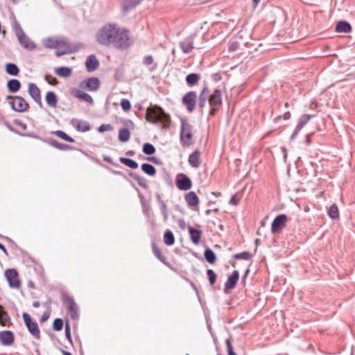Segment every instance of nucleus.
<instances>
[{
	"label": "nucleus",
	"instance_id": "f257e3e1",
	"mask_svg": "<svg viewBox=\"0 0 355 355\" xmlns=\"http://www.w3.org/2000/svg\"><path fill=\"white\" fill-rule=\"evenodd\" d=\"M112 39L110 46L119 50L128 49L132 41L130 37V31L125 28H119L115 24H111Z\"/></svg>",
	"mask_w": 355,
	"mask_h": 355
},
{
	"label": "nucleus",
	"instance_id": "f03ea898",
	"mask_svg": "<svg viewBox=\"0 0 355 355\" xmlns=\"http://www.w3.org/2000/svg\"><path fill=\"white\" fill-rule=\"evenodd\" d=\"M112 39L110 46L119 50L128 49L132 41L130 37V31L125 28H119L115 24H111Z\"/></svg>",
	"mask_w": 355,
	"mask_h": 355
},
{
	"label": "nucleus",
	"instance_id": "7ed1b4c3",
	"mask_svg": "<svg viewBox=\"0 0 355 355\" xmlns=\"http://www.w3.org/2000/svg\"><path fill=\"white\" fill-rule=\"evenodd\" d=\"M111 35V24H107L98 31L96 35V40L99 44L110 46Z\"/></svg>",
	"mask_w": 355,
	"mask_h": 355
},
{
	"label": "nucleus",
	"instance_id": "20e7f679",
	"mask_svg": "<svg viewBox=\"0 0 355 355\" xmlns=\"http://www.w3.org/2000/svg\"><path fill=\"white\" fill-rule=\"evenodd\" d=\"M209 104L210 107L209 114L214 116L222 105V92L220 89H215L212 94H210Z\"/></svg>",
	"mask_w": 355,
	"mask_h": 355
},
{
	"label": "nucleus",
	"instance_id": "39448f33",
	"mask_svg": "<svg viewBox=\"0 0 355 355\" xmlns=\"http://www.w3.org/2000/svg\"><path fill=\"white\" fill-rule=\"evenodd\" d=\"M180 142L183 146H189L193 144L192 141V125L181 121Z\"/></svg>",
	"mask_w": 355,
	"mask_h": 355
},
{
	"label": "nucleus",
	"instance_id": "423d86ee",
	"mask_svg": "<svg viewBox=\"0 0 355 355\" xmlns=\"http://www.w3.org/2000/svg\"><path fill=\"white\" fill-rule=\"evenodd\" d=\"M22 317L24 323L30 334L37 340H40V330L35 320H33L31 315L27 313H23Z\"/></svg>",
	"mask_w": 355,
	"mask_h": 355
},
{
	"label": "nucleus",
	"instance_id": "0eeeda50",
	"mask_svg": "<svg viewBox=\"0 0 355 355\" xmlns=\"http://www.w3.org/2000/svg\"><path fill=\"white\" fill-rule=\"evenodd\" d=\"M198 101V96L196 92L189 91L187 92L182 98V103L185 106L187 110L191 113L196 107Z\"/></svg>",
	"mask_w": 355,
	"mask_h": 355
},
{
	"label": "nucleus",
	"instance_id": "6e6552de",
	"mask_svg": "<svg viewBox=\"0 0 355 355\" xmlns=\"http://www.w3.org/2000/svg\"><path fill=\"white\" fill-rule=\"evenodd\" d=\"M152 112L156 118V123H162L164 128L169 127L171 122L170 115L166 114L161 107L155 106L153 108Z\"/></svg>",
	"mask_w": 355,
	"mask_h": 355
},
{
	"label": "nucleus",
	"instance_id": "1a4fd4ad",
	"mask_svg": "<svg viewBox=\"0 0 355 355\" xmlns=\"http://www.w3.org/2000/svg\"><path fill=\"white\" fill-rule=\"evenodd\" d=\"M63 300L66 304L68 314L73 320H77L79 317L78 306L73 299L67 295L63 296Z\"/></svg>",
	"mask_w": 355,
	"mask_h": 355
},
{
	"label": "nucleus",
	"instance_id": "9d476101",
	"mask_svg": "<svg viewBox=\"0 0 355 355\" xmlns=\"http://www.w3.org/2000/svg\"><path fill=\"white\" fill-rule=\"evenodd\" d=\"M288 217L286 214H280L276 216L271 224V232L277 234L280 232L286 226Z\"/></svg>",
	"mask_w": 355,
	"mask_h": 355
},
{
	"label": "nucleus",
	"instance_id": "9b49d317",
	"mask_svg": "<svg viewBox=\"0 0 355 355\" xmlns=\"http://www.w3.org/2000/svg\"><path fill=\"white\" fill-rule=\"evenodd\" d=\"M5 275L11 288H19L20 287L21 283L15 269H7L5 272Z\"/></svg>",
	"mask_w": 355,
	"mask_h": 355
},
{
	"label": "nucleus",
	"instance_id": "f8f14e48",
	"mask_svg": "<svg viewBox=\"0 0 355 355\" xmlns=\"http://www.w3.org/2000/svg\"><path fill=\"white\" fill-rule=\"evenodd\" d=\"M177 187L182 191H187L191 188L192 182L191 179L185 174H179L175 180Z\"/></svg>",
	"mask_w": 355,
	"mask_h": 355
},
{
	"label": "nucleus",
	"instance_id": "ddd939ff",
	"mask_svg": "<svg viewBox=\"0 0 355 355\" xmlns=\"http://www.w3.org/2000/svg\"><path fill=\"white\" fill-rule=\"evenodd\" d=\"M11 104L12 108L17 112H26L29 107L26 100L19 96H15Z\"/></svg>",
	"mask_w": 355,
	"mask_h": 355
},
{
	"label": "nucleus",
	"instance_id": "4468645a",
	"mask_svg": "<svg viewBox=\"0 0 355 355\" xmlns=\"http://www.w3.org/2000/svg\"><path fill=\"white\" fill-rule=\"evenodd\" d=\"M239 279V272L238 270H234L225 283L224 292L227 293L228 291L235 288Z\"/></svg>",
	"mask_w": 355,
	"mask_h": 355
},
{
	"label": "nucleus",
	"instance_id": "2eb2a0df",
	"mask_svg": "<svg viewBox=\"0 0 355 355\" xmlns=\"http://www.w3.org/2000/svg\"><path fill=\"white\" fill-rule=\"evenodd\" d=\"M209 95L210 92L209 87L207 86L204 87L200 91L197 101L198 108L201 112H202L203 108L205 107L207 101H209Z\"/></svg>",
	"mask_w": 355,
	"mask_h": 355
},
{
	"label": "nucleus",
	"instance_id": "dca6fc26",
	"mask_svg": "<svg viewBox=\"0 0 355 355\" xmlns=\"http://www.w3.org/2000/svg\"><path fill=\"white\" fill-rule=\"evenodd\" d=\"M311 119L309 114H303L300 116L299 121L291 136V140L293 141L297 136L300 131L304 128V126L309 122Z\"/></svg>",
	"mask_w": 355,
	"mask_h": 355
},
{
	"label": "nucleus",
	"instance_id": "f3484780",
	"mask_svg": "<svg viewBox=\"0 0 355 355\" xmlns=\"http://www.w3.org/2000/svg\"><path fill=\"white\" fill-rule=\"evenodd\" d=\"M15 341L14 334L11 331H0V342L4 346H10L13 344Z\"/></svg>",
	"mask_w": 355,
	"mask_h": 355
},
{
	"label": "nucleus",
	"instance_id": "a211bd4d",
	"mask_svg": "<svg viewBox=\"0 0 355 355\" xmlns=\"http://www.w3.org/2000/svg\"><path fill=\"white\" fill-rule=\"evenodd\" d=\"M28 93L33 100L42 107V103L39 87L34 83H30L28 85Z\"/></svg>",
	"mask_w": 355,
	"mask_h": 355
},
{
	"label": "nucleus",
	"instance_id": "6ab92c4d",
	"mask_svg": "<svg viewBox=\"0 0 355 355\" xmlns=\"http://www.w3.org/2000/svg\"><path fill=\"white\" fill-rule=\"evenodd\" d=\"M70 123L78 132H85L90 130L91 129L90 124L86 121H80L77 119H72Z\"/></svg>",
	"mask_w": 355,
	"mask_h": 355
},
{
	"label": "nucleus",
	"instance_id": "aec40b11",
	"mask_svg": "<svg viewBox=\"0 0 355 355\" xmlns=\"http://www.w3.org/2000/svg\"><path fill=\"white\" fill-rule=\"evenodd\" d=\"M201 153L196 150L189 155L188 162L189 165L195 168H199L201 164Z\"/></svg>",
	"mask_w": 355,
	"mask_h": 355
},
{
	"label": "nucleus",
	"instance_id": "412c9836",
	"mask_svg": "<svg viewBox=\"0 0 355 355\" xmlns=\"http://www.w3.org/2000/svg\"><path fill=\"white\" fill-rule=\"evenodd\" d=\"M85 83V87L89 91H96L100 86V81L98 78L95 77L89 78L85 81L82 82L80 87H84L83 84Z\"/></svg>",
	"mask_w": 355,
	"mask_h": 355
},
{
	"label": "nucleus",
	"instance_id": "4be33fe9",
	"mask_svg": "<svg viewBox=\"0 0 355 355\" xmlns=\"http://www.w3.org/2000/svg\"><path fill=\"white\" fill-rule=\"evenodd\" d=\"M85 66L87 71L92 72L98 68L99 62L94 55H90L86 60Z\"/></svg>",
	"mask_w": 355,
	"mask_h": 355
},
{
	"label": "nucleus",
	"instance_id": "5701e85b",
	"mask_svg": "<svg viewBox=\"0 0 355 355\" xmlns=\"http://www.w3.org/2000/svg\"><path fill=\"white\" fill-rule=\"evenodd\" d=\"M180 48L184 53H190L194 46L193 40L190 37L185 38L183 41L180 42Z\"/></svg>",
	"mask_w": 355,
	"mask_h": 355
},
{
	"label": "nucleus",
	"instance_id": "b1692460",
	"mask_svg": "<svg viewBox=\"0 0 355 355\" xmlns=\"http://www.w3.org/2000/svg\"><path fill=\"white\" fill-rule=\"evenodd\" d=\"M184 199L189 207H196L199 204V198L194 191H190L185 194Z\"/></svg>",
	"mask_w": 355,
	"mask_h": 355
},
{
	"label": "nucleus",
	"instance_id": "393cba45",
	"mask_svg": "<svg viewBox=\"0 0 355 355\" xmlns=\"http://www.w3.org/2000/svg\"><path fill=\"white\" fill-rule=\"evenodd\" d=\"M141 0H123L122 3V10L127 13L135 8L141 3Z\"/></svg>",
	"mask_w": 355,
	"mask_h": 355
},
{
	"label": "nucleus",
	"instance_id": "a878e982",
	"mask_svg": "<svg viewBox=\"0 0 355 355\" xmlns=\"http://www.w3.org/2000/svg\"><path fill=\"white\" fill-rule=\"evenodd\" d=\"M191 241L196 245L198 244L202 236V231L196 230L191 226H188Z\"/></svg>",
	"mask_w": 355,
	"mask_h": 355
},
{
	"label": "nucleus",
	"instance_id": "bb28decb",
	"mask_svg": "<svg viewBox=\"0 0 355 355\" xmlns=\"http://www.w3.org/2000/svg\"><path fill=\"white\" fill-rule=\"evenodd\" d=\"M20 44L26 49L33 50L35 49L36 46L33 42H32L25 33L17 37Z\"/></svg>",
	"mask_w": 355,
	"mask_h": 355
},
{
	"label": "nucleus",
	"instance_id": "cd10ccee",
	"mask_svg": "<svg viewBox=\"0 0 355 355\" xmlns=\"http://www.w3.org/2000/svg\"><path fill=\"white\" fill-rule=\"evenodd\" d=\"M72 94L75 97H76L78 98L83 99L85 101L89 103V104L94 103L92 97L89 94H88L81 90L75 89L73 91Z\"/></svg>",
	"mask_w": 355,
	"mask_h": 355
},
{
	"label": "nucleus",
	"instance_id": "c85d7f7f",
	"mask_svg": "<svg viewBox=\"0 0 355 355\" xmlns=\"http://www.w3.org/2000/svg\"><path fill=\"white\" fill-rule=\"evenodd\" d=\"M335 31L337 33H347L351 32L352 26L348 22L345 21H339L336 24Z\"/></svg>",
	"mask_w": 355,
	"mask_h": 355
},
{
	"label": "nucleus",
	"instance_id": "c756f323",
	"mask_svg": "<svg viewBox=\"0 0 355 355\" xmlns=\"http://www.w3.org/2000/svg\"><path fill=\"white\" fill-rule=\"evenodd\" d=\"M48 143L53 146L54 148H56L60 150H71L73 149V147L64 144L59 143L57 140L55 139H49L48 141Z\"/></svg>",
	"mask_w": 355,
	"mask_h": 355
},
{
	"label": "nucleus",
	"instance_id": "7c9ffc66",
	"mask_svg": "<svg viewBox=\"0 0 355 355\" xmlns=\"http://www.w3.org/2000/svg\"><path fill=\"white\" fill-rule=\"evenodd\" d=\"M200 79V76L198 73H189L186 76V83L188 86L193 87L198 84Z\"/></svg>",
	"mask_w": 355,
	"mask_h": 355
},
{
	"label": "nucleus",
	"instance_id": "2f4dec72",
	"mask_svg": "<svg viewBox=\"0 0 355 355\" xmlns=\"http://www.w3.org/2000/svg\"><path fill=\"white\" fill-rule=\"evenodd\" d=\"M7 87L10 92L15 93L21 88V83L17 79H11L8 81Z\"/></svg>",
	"mask_w": 355,
	"mask_h": 355
},
{
	"label": "nucleus",
	"instance_id": "473e14b6",
	"mask_svg": "<svg viewBox=\"0 0 355 355\" xmlns=\"http://www.w3.org/2000/svg\"><path fill=\"white\" fill-rule=\"evenodd\" d=\"M46 101L49 106L55 107L58 103V99L53 92H48L46 94Z\"/></svg>",
	"mask_w": 355,
	"mask_h": 355
},
{
	"label": "nucleus",
	"instance_id": "72a5a7b5",
	"mask_svg": "<svg viewBox=\"0 0 355 355\" xmlns=\"http://www.w3.org/2000/svg\"><path fill=\"white\" fill-rule=\"evenodd\" d=\"M130 176L135 179L137 182L138 184L144 189L148 188V184L145 178L139 176L137 173L134 172L130 173Z\"/></svg>",
	"mask_w": 355,
	"mask_h": 355
},
{
	"label": "nucleus",
	"instance_id": "f704fd0d",
	"mask_svg": "<svg viewBox=\"0 0 355 355\" xmlns=\"http://www.w3.org/2000/svg\"><path fill=\"white\" fill-rule=\"evenodd\" d=\"M130 132L128 128H121L119 131V140L121 142H126L129 140Z\"/></svg>",
	"mask_w": 355,
	"mask_h": 355
},
{
	"label": "nucleus",
	"instance_id": "c9c22d12",
	"mask_svg": "<svg viewBox=\"0 0 355 355\" xmlns=\"http://www.w3.org/2000/svg\"><path fill=\"white\" fill-rule=\"evenodd\" d=\"M71 69L66 67L55 69L56 74L60 77L67 78L71 75Z\"/></svg>",
	"mask_w": 355,
	"mask_h": 355
},
{
	"label": "nucleus",
	"instance_id": "e433bc0d",
	"mask_svg": "<svg viewBox=\"0 0 355 355\" xmlns=\"http://www.w3.org/2000/svg\"><path fill=\"white\" fill-rule=\"evenodd\" d=\"M6 71L11 76H17L19 73V69L14 63H8L6 66Z\"/></svg>",
	"mask_w": 355,
	"mask_h": 355
},
{
	"label": "nucleus",
	"instance_id": "4c0bfd02",
	"mask_svg": "<svg viewBox=\"0 0 355 355\" xmlns=\"http://www.w3.org/2000/svg\"><path fill=\"white\" fill-rule=\"evenodd\" d=\"M204 256L206 261L209 263H214L216 260V257L214 251L209 248L205 250Z\"/></svg>",
	"mask_w": 355,
	"mask_h": 355
},
{
	"label": "nucleus",
	"instance_id": "58836bf2",
	"mask_svg": "<svg viewBox=\"0 0 355 355\" xmlns=\"http://www.w3.org/2000/svg\"><path fill=\"white\" fill-rule=\"evenodd\" d=\"M164 242L167 245H172L175 243V239L173 232L171 230H166L164 234Z\"/></svg>",
	"mask_w": 355,
	"mask_h": 355
},
{
	"label": "nucleus",
	"instance_id": "ea45409f",
	"mask_svg": "<svg viewBox=\"0 0 355 355\" xmlns=\"http://www.w3.org/2000/svg\"><path fill=\"white\" fill-rule=\"evenodd\" d=\"M119 161L121 163L125 164L128 167L130 168H138V164L133 159L126 157H120Z\"/></svg>",
	"mask_w": 355,
	"mask_h": 355
},
{
	"label": "nucleus",
	"instance_id": "a19ab883",
	"mask_svg": "<svg viewBox=\"0 0 355 355\" xmlns=\"http://www.w3.org/2000/svg\"><path fill=\"white\" fill-rule=\"evenodd\" d=\"M141 168L144 173L149 175L153 176L156 173V169L152 164L144 163L141 165Z\"/></svg>",
	"mask_w": 355,
	"mask_h": 355
},
{
	"label": "nucleus",
	"instance_id": "79ce46f5",
	"mask_svg": "<svg viewBox=\"0 0 355 355\" xmlns=\"http://www.w3.org/2000/svg\"><path fill=\"white\" fill-rule=\"evenodd\" d=\"M143 64H145L146 66H150V65L153 64L150 68V71H154L157 68V64L156 63L154 64V59H153V56L150 55H146L144 58Z\"/></svg>",
	"mask_w": 355,
	"mask_h": 355
},
{
	"label": "nucleus",
	"instance_id": "37998d69",
	"mask_svg": "<svg viewBox=\"0 0 355 355\" xmlns=\"http://www.w3.org/2000/svg\"><path fill=\"white\" fill-rule=\"evenodd\" d=\"M44 45L48 49H56L59 46V40L49 37L44 41Z\"/></svg>",
	"mask_w": 355,
	"mask_h": 355
},
{
	"label": "nucleus",
	"instance_id": "c03bdc74",
	"mask_svg": "<svg viewBox=\"0 0 355 355\" xmlns=\"http://www.w3.org/2000/svg\"><path fill=\"white\" fill-rule=\"evenodd\" d=\"M328 215L332 219H336L339 217V211L336 205L333 204L330 206L328 211Z\"/></svg>",
	"mask_w": 355,
	"mask_h": 355
},
{
	"label": "nucleus",
	"instance_id": "a18cd8bd",
	"mask_svg": "<svg viewBox=\"0 0 355 355\" xmlns=\"http://www.w3.org/2000/svg\"><path fill=\"white\" fill-rule=\"evenodd\" d=\"M10 320V318L6 311H4L3 307L0 305V322L3 325H6L7 322Z\"/></svg>",
	"mask_w": 355,
	"mask_h": 355
},
{
	"label": "nucleus",
	"instance_id": "49530a36",
	"mask_svg": "<svg viewBox=\"0 0 355 355\" xmlns=\"http://www.w3.org/2000/svg\"><path fill=\"white\" fill-rule=\"evenodd\" d=\"M53 133L54 135H55L56 136L59 137L60 138L64 139V141H69L71 143H73L75 141V140L72 137H71L70 136H69L64 132H63L62 130H56V131L53 132Z\"/></svg>",
	"mask_w": 355,
	"mask_h": 355
},
{
	"label": "nucleus",
	"instance_id": "de8ad7c7",
	"mask_svg": "<svg viewBox=\"0 0 355 355\" xmlns=\"http://www.w3.org/2000/svg\"><path fill=\"white\" fill-rule=\"evenodd\" d=\"M143 152L147 155H151L155 153V148L150 143H145L143 146Z\"/></svg>",
	"mask_w": 355,
	"mask_h": 355
},
{
	"label": "nucleus",
	"instance_id": "09e8293b",
	"mask_svg": "<svg viewBox=\"0 0 355 355\" xmlns=\"http://www.w3.org/2000/svg\"><path fill=\"white\" fill-rule=\"evenodd\" d=\"M153 252L155 256L160 260L162 262H165V257L162 254L161 250L156 245L155 243H153L152 245Z\"/></svg>",
	"mask_w": 355,
	"mask_h": 355
},
{
	"label": "nucleus",
	"instance_id": "8fccbe9b",
	"mask_svg": "<svg viewBox=\"0 0 355 355\" xmlns=\"http://www.w3.org/2000/svg\"><path fill=\"white\" fill-rule=\"evenodd\" d=\"M157 198L159 199L161 205V212L164 218V220L166 221L168 220V212H167V207L164 201L162 200L159 194H157Z\"/></svg>",
	"mask_w": 355,
	"mask_h": 355
},
{
	"label": "nucleus",
	"instance_id": "3c124183",
	"mask_svg": "<svg viewBox=\"0 0 355 355\" xmlns=\"http://www.w3.org/2000/svg\"><path fill=\"white\" fill-rule=\"evenodd\" d=\"M233 257L235 259L250 260L252 258V254L249 252L245 251L241 253L234 254Z\"/></svg>",
	"mask_w": 355,
	"mask_h": 355
},
{
	"label": "nucleus",
	"instance_id": "603ef678",
	"mask_svg": "<svg viewBox=\"0 0 355 355\" xmlns=\"http://www.w3.org/2000/svg\"><path fill=\"white\" fill-rule=\"evenodd\" d=\"M76 49H58L55 52V55L57 57H60L64 55L70 54L75 53L76 51Z\"/></svg>",
	"mask_w": 355,
	"mask_h": 355
},
{
	"label": "nucleus",
	"instance_id": "864d4df0",
	"mask_svg": "<svg viewBox=\"0 0 355 355\" xmlns=\"http://www.w3.org/2000/svg\"><path fill=\"white\" fill-rule=\"evenodd\" d=\"M207 275L210 285L214 284L216 281V274L214 272V271L211 269H208L207 270Z\"/></svg>",
	"mask_w": 355,
	"mask_h": 355
},
{
	"label": "nucleus",
	"instance_id": "5fc2aeb1",
	"mask_svg": "<svg viewBox=\"0 0 355 355\" xmlns=\"http://www.w3.org/2000/svg\"><path fill=\"white\" fill-rule=\"evenodd\" d=\"M153 108L148 107L146 111V119L150 123H156V118L152 112Z\"/></svg>",
	"mask_w": 355,
	"mask_h": 355
},
{
	"label": "nucleus",
	"instance_id": "6e6d98bb",
	"mask_svg": "<svg viewBox=\"0 0 355 355\" xmlns=\"http://www.w3.org/2000/svg\"><path fill=\"white\" fill-rule=\"evenodd\" d=\"M53 328L55 331H60L63 328V320L60 318H56L53 321Z\"/></svg>",
	"mask_w": 355,
	"mask_h": 355
},
{
	"label": "nucleus",
	"instance_id": "4d7b16f0",
	"mask_svg": "<svg viewBox=\"0 0 355 355\" xmlns=\"http://www.w3.org/2000/svg\"><path fill=\"white\" fill-rule=\"evenodd\" d=\"M13 28H14V31H15V35L17 37H19L24 33L23 29L21 28V27L18 21H15Z\"/></svg>",
	"mask_w": 355,
	"mask_h": 355
},
{
	"label": "nucleus",
	"instance_id": "13d9d810",
	"mask_svg": "<svg viewBox=\"0 0 355 355\" xmlns=\"http://www.w3.org/2000/svg\"><path fill=\"white\" fill-rule=\"evenodd\" d=\"M225 344L227 346V350L228 355H236V354L234 352L233 347L232 345L231 340L230 338H227L225 340Z\"/></svg>",
	"mask_w": 355,
	"mask_h": 355
},
{
	"label": "nucleus",
	"instance_id": "bf43d9fd",
	"mask_svg": "<svg viewBox=\"0 0 355 355\" xmlns=\"http://www.w3.org/2000/svg\"><path fill=\"white\" fill-rule=\"evenodd\" d=\"M121 106L122 109L125 112L129 111L131 108L130 102L129 101V100L125 99V98H123L121 100Z\"/></svg>",
	"mask_w": 355,
	"mask_h": 355
},
{
	"label": "nucleus",
	"instance_id": "052dcab7",
	"mask_svg": "<svg viewBox=\"0 0 355 355\" xmlns=\"http://www.w3.org/2000/svg\"><path fill=\"white\" fill-rule=\"evenodd\" d=\"M240 46V44L237 41H230L228 46V50L230 52L236 51Z\"/></svg>",
	"mask_w": 355,
	"mask_h": 355
},
{
	"label": "nucleus",
	"instance_id": "680f3d73",
	"mask_svg": "<svg viewBox=\"0 0 355 355\" xmlns=\"http://www.w3.org/2000/svg\"><path fill=\"white\" fill-rule=\"evenodd\" d=\"M58 46L63 47L64 49H76L74 46H72L67 40H59V46Z\"/></svg>",
	"mask_w": 355,
	"mask_h": 355
},
{
	"label": "nucleus",
	"instance_id": "e2e57ef3",
	"mask_svg": "<svg viewBox=\"0 0 355 355\" xmlns=\"http://www.w3.org/2000/svg\"><path fill=\"white\" fill-rule=\"evenodd\" d=\"M45 80L49 83V84L51 85H55L58 83L57 78L52 76L51 75H46Z\"/></svg>",
	"mask_w": 355,
	"mask_h": 355
},
{
	"label": "nucleus",
	"instance_id": "0e129e2a",
	"mask_svg": "<svg viewBox=\"0 0 355 355\" xmlns=\"http://www.w3.org/2000/svg\"><path fill=\"white\" fill-rule=\"evenodd\" d=\"M113 129V127L110 124H102L98 128V131L100 132H103L105 131L112 130Z\"/></svg>",
	"mask_w": 355,
	"mask_h": 355
},
{
	"label": "nucleus",
	"instance_id": "69168bd1",
	"mask_svg": "<svg viewBox=\"0 0 355 355\" xmlns=\"http://www.w3.org/2000/svg\"><path fill=\"white\" fill-rule=\"evenodd\" d=\"M65 335H66L67 339L71 343H72V338H71V329H70L69 324L68 323H67L66 325H65Z\"/></svg>",
	"mask_w": 355,
	"mask_h": 355
},
{
	"label": "nucleus",
	"instance_id": "338daca9",
	"mask_svg": "<svg viewBox=\"0 0 355 355\" xmlns=\"http://www.w3.org/2000/svg\"><path fill=\"white\" fill-rule=\"evenodd\" d=\"M229 203L232 205H237L239 204V200L236 199V194L233 195L230 200Z\"/></svg>",
	"mask_w": 355,
	"mask_h": 355
},
{
	"label": "nucleus",
	"instance_id": "774afa93",
	"mask_svg": "<svg viewBox=\"0 0 355 355\" xmlns=\"http://www.w3.org/2000/svg\"><path fill=\"white\" fill-rule=\"evenodd\" d=\"M249 271H250V270H249V269H247V270H245V272L244 275L241 277V283H242L243 285H245V284L246 278H247V276H248V273H249Z\"/></svg>",
	"mask_w": 355,
	"mask_h": 355
}]
</instances>
